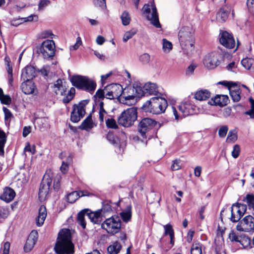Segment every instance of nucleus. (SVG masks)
Segmentation results:
<instances>
[{"label": "nucleus", "mask_w": 254, "mask_h": 254, "mask_svg": "<svg viewBox=\"0 0 254 254\" xmlns=\"http://www.w3.org/2000/svg\"><path fill=\"white\" fill-rule=\"evenodd\" d=\"M179 40L184 54L191 56L194 50V31L191 27H183L178 33Z\"/></svg>", "instance_id": "obj_1"}, {"label": "nucleus", "mask_w": 254, "mask_h": 254, "mask_svg": "<svg viewBox=\"0 0 254 254\" xmlns=\"http://www.w3.org/2000/svg\"><path fill=\"white\" fill-rule=\"evenodd\" d=\"M74 245L71 241V236L69 230H62L59 233L54 250L58 254H72Z\"/></svg>", "instance_id": "obj_2"}, {"label": "nucleus", "mask_w": 254, "mask_h": 254, "mask_svg": "<svg viewBox=\"0 0 254 254\" xmlns=\"http://www.w3.org/2000/svg\"><path fill=\"white\" fill-rule=\"evenodd\" d=\"M70 80L72 85L77 89L90 93L94 92L96 87L95 82L87 76L80 75H73L71 77Z\"/></svg>", "instance_id": "obj_3"}, {"label": "nucleus", "mask_w": 254, "mask_h": 254, "mask_svg": "<svg viewBox=\"0 0 254 254\" xmlns=\"http://www.w3.org/2000/svg\"><path fill=\"white\" fill-rule=\"evenodd\" d=\"M136 108L132 107L124 111L118 118V123L124 127H129L133 125L137 120Z\"/></svg>", "instance_id": "obj_4"}, {"label": "nucleus", "mask_w": 254, "mask_h": 254, "mask_svg": "<svg viewBox=\"0 0 254 254\" xmlns=\"http://www.w3.org/2000/svg\"><path fill=\"white\" fill-rule=\"evenodd\" d=\"M86 215L89 218L92 222L94 224H100L101 222V210H98L95 212L90 211L88 209H85L77 214V222L83 229L86 227V223L84 219L85 216Z\"/></svg>", "instance_id": "obj_5"}, {"label": "nucleus", "mask_w": 254, "mask_h": 254, "mask_svg": "<svg viewBox=\"0 0 254 254\" xmlns=\"http://www.w3.org/2000/svg\"><path fill=\"white\" fill-rule=\"evenodd\" d=\"M121 224L120 217L115 215L106 219L102 224L101 227L105 230L108 234L114 235L120 231Z\"/></svg>", "instance_id": "obj_6"}, {"label": "nucleus", "mask_w": 254, "mask_h": 254, "mask_svg": "<svg viewBox=\"0 0 254 254\" xmlns=\"http://www.w3.org/2000/svg\"><path fill=\"white\" fill-rule=\"evenodd\" d=\"M55 44L52 40L43 41L37 50L38 54H41L43 57L46 59H53L55 55Z\"/></svg>", "instance_id": "obj_7"}, {"label": "nucleus", "mask_w": 254, "mask_h": 254, "mask_svg": "<svg viewBox=\"0 0 254 254\" xmlns=\"http://www.w3.org/2000/svg\"><path fill=\"white\" fill-rule=\"evenodd\" d=\"M51 171H46L40 184L39 190V198L40 201L45 200L49 193L52 179Z\"/></svg>", "instance_id": "obj_8"}, {"label": "nucleus", "mask_w": 254, "mask_h": 254, "mask_svg": "<svg viewBox=\"0 0 254 254\" xmlns=\"http://www.w3.org/2000/svg\"><path fill=\"white\" fill-rule=\"evenodd\" d=\"M156 124V122L150 118H143L138 125L137 131L143 138H146L147 134L155 127Z\"/></svg>", "instance_id": "obj_9"}, {"label": "nucleus", "mask_w": 254, "mask_h": 254, "mask_svg": "<svg viewBox=\"0 0 254 254\" xmlns=\"http://www.w3.org/2000/svg\"><path fill=\"white\" fill-rule=\"evenodd\" d=\"M104 90L106 93V98L110 100L120 98L123 92L122 86L116 83L107 85L104 88Z\"/></svg>", "instance_id": "obj_10"}, {"label": "nucleus", "mask_w": 254, "mask_h": 254, "mask_svg": "<svg viewBox=\"0 0 254 254\" xmlns=\"http://www.w3.org/2000/svg\"><path fill=\"white\" fill-rule=\"evenodd\" d=\"M247 210V205L241 203L233 204L231 206L230 220L233 222H238Z\"/></svg>", "instance_id": "obj_11"}, {"label": "nucleus", "mask_w": 254, "mask_h": 254, "mask_svg": "<svg viewBox=\"0 0 254 254\" xmlns=\"http://www.w3.org/2000/svg\"><path fill=\"white\" fill-rule=\"evenodd\" d=\"M152 101L153 104L152 114L157 115L165 111L168 103L165 98L159 96L154 97L152 98Z\"/></svg>", "instance_id": "obj_12"}, {"label": "nucleus", "mask_w": 254, "mask_h": 254, "mask_svg": "<svg viewBox=\"0 0 254 254\" xmlns=\"http://www.w3.org/2000/svg\"><path fill=\"white\" fill-rule=\"evenodd\" d=\"M221 55L217 52L208 54L204 59V64L208 68L213 69L220 64Z\"/></svg>", "instance_id": "obj_13"}, {"label": "nucleus", "mask_w": 254, "mask_h": 254, "mask_svg": "<svg viewBox=\"0 0 254 254\" xmlns=\"http://www.w3.org/2000/svg\"><path fill=\"white\" fill-rule=\"evenodd\" d=\"M239 231L249 232L254 230V217L251 215L245 216L237 226Z\"/></svg>", "instance_id": "obj_14"}, {"label": "nucleus", "mask_w": 254, "mask_h": 254, "mask_svg": "<svg viewBox=\"0 0 254 254\" xmlns=\"http://www.w3.org/2000/svg\"><path fill=\"white\" fill-rule=\"evenodd\" d=\"M219 41L221 45L228 49H233L235 46L233 36L225 31L220 34Z\"/></svg>", "instance_id": "obj_15"}, {"label": "nucleus", "mask_w": 254, "mask_h": 254, "mask_svg": "<svg viewBox=\"0 0 254 254\" xmlns=\"http://www.w3.org/2000/svg\"><path fill=\"white\" fill-rule=\"evenodd\" d=\"M38 236V232L35 230H33L30 233L24 247V250L25 252H29L33 248L37 241Z\"/></svg>", "instance_id": "obj_16"}, {"label": "nucleus", "mask_w": 254, "mask_h": 254, "mask_svg": "<svg viewBox=\"0 0 254 254\" xmlns=\"http://www.w3.org/2000/svg\"><path fill=\"white\" fill-rule=\"evenodd\" d=\"M21 85V88L22 92L27 95L36 94L37 92L36 86L32 81L25 80Z\"/></svg>", "instance_id": "obj_17"}, {"label": "nucleus", "mask_w": 254, "mask_h": 254, "mask_svg": "<svg viewBox=\"0 0 254 254\" xmlns=\"http://www.w3.org/2000/svg\"><path fill=\"white\" fill-rule=\"evenodd\" d=\"M178 109L183 117L192 115L194 113V106L187 102L181 103L178 106Z\"/></svg>", "instance_id": "obj_18"}, {"label": "nucleus", "mask_w": 254, "mask_h": 254, "mask_svg": "<svg viewBox=\"0 0 254 254\" xmlns=\"http://www.w3.org/2000/svg\"><path fill=\"white\" fill-rule=\"evenodd\" d=\"M229 101L228 97L224 95H217L212 98L208 103L211 105H216L220 107L226 106Z\"/></svg>", "instance_id": "obj_19"}, {"label": "nucleus", "mask_w": 254, "mask_h": 254, "mask_svg": "<svg viewBox=\"0 0 254 254\" xmlns=\"http://www.w3.org/2000/svg\"><path fill=\"white\" fill-rule=\"evenodd\" d=\"M36 74L35 68L31 65L26 66L22 71L21 77L23 80H31Z\"/></svg>", "instance_id": "obj_20"}, {"label": "nucleus", "mask_w": 254, "mask_h": 254, "mask_svg": "<svg viewBox=\"0 0 254 254\" xmlns=\"http://www.w3.org/2000/svg\"><path fill=\"white\" fill-rule=\"evenodd\" d=\"M47 215V209L45 206L41 205L38 210V215L36 218V225L38 226H41L44 224Z\"/></svg>", "instance_id": "obj_21"}, {"label": "nucleus", "mask_w": 254, "mask_h": 254, "mask_svg": "<svg viewBox=\"0 0 254 254\" xmlns=\"http://www.w3.org/2000/svg\"><path fill=\"white\" fill-rule=\"evenodd\" d=\"M147 19L150 21L151 23L156 28H160L161 24L159 21L158 14L157 8L154 4L152 5V14L151 16H147Z\"/></svg>", "instance_id": "obj_22"}, {"label": "nucleus", "mask_w": 254, "mask_h": 254, "mask_svg": "<svg viewBox=\"0 0 254 254\" xmlns=\"http://www.w3.org/2000/svg\"><path fill=\"white\" fill-rule=\"evenodd\" d=\"M54 90L57 95L63 96L65 94L67 88L65 85L63 84V80L58 79L54 84Z\"/></svg>", "instance_id": "obj_23"}, {"label": "nucleus", "mask_w": 254, "mask_h": 254, "mask_svg": "<svg viewBox=\"0 0 254 254\" xmlns=\"http://www.w3.org/2000/svg\"><path fill=\"white\" fill-rule=\"evenodd\" d=\"M15 196V192L14 190L10 188H6L4 190L0 198L5 202H9L13 199Z\"/></svg>", "instance_id": "obj_24"}, {"label": "nucleus", "mask_w": 254, "mask_h": 254, "mask_svg": "<svg viewBox=\"0 0 254 254\" xmlns=\"http://www.w3.org/2000/svg\"><path fill=\"white\" fill-rule=\"evenodd\" d=\"M230 10L225 6L221 7L217 13L216 18L218 21L225 22L227 19Z\"/></svg>", "instance_id": "obj_25"}, {"label": "nucleus", "mask_w": 254, "mask_h": 254, "mask_svg": "<svg viewBox=\"0 0 254 254\" xmlns=\"http://www.w3.org/2000/svg\"><path fill=\"white\" fill-rule=\"evenodd\" d=\"M145 93L149 95H156L158 93L157 85L155 83L148 82L143 86Z\"/></svg>", "instance_id": "obj_26"}, {"label": "nucleus", "mask_w": 254, "mask_h": 254, "mask_svg": "<svg viewBox=\"0 0 254 254\" xmlns=\"http://www.w3.org/2000/svg\"><path fill=\"white\" fill-rule=\"evenodd\" d=\"M135 97V96L134 94L126 96L124 93H122L119 100L120 101L124 104L131 105L134 103Z\"/></svg>", "instance_id": "obj_27"}, {"label": "nucleus", "mask_w": 254, "mask_h": 254, "mask_svg": "<svg viewBox=\"0 0 254 254\" xmlns=\"http://www.w3.org/2000/svg\"><path fill=\"white\" fill-rule=\"evenodd\" d=\"M210 92L206 89L201 90L197 91L195 95L194 98L197 100H206L210 97Z\"/></svg>", "instance_id": "obj_28"}, {"label": "nucleus", "mask_w": 254, "mask_h": 254, "mask_svg": "<svg viewBox=\"0 0 254 254\" xmlns=\"http://www.w3.org/2000/svg\"><path fill=\"white\" fill-rule=\"evenodd\" d=\"M93 127V123L91 115H89L79 126V128L82 130H88Z\"/></svg>", "instance_id": "obj_29"}, {"label": "nucleus", "mask_w": 254, "mask_h": 254, "mask_svg": "<svg viewBox=\"0 0 254 254\" xmlns=\"http://www.w3.org/2000/svg\"><path fill=\"white\" fill-rule=\"evenodd\" d=\"M229 92L230 96L234 102H238L240 100L241 91L237 86L235 88H230L229 89Z\"/></svg>", "instance_id": "obj_30"}, {"label": "nucleus", "mask_w": 254, "mask_h": 254, "mask_svg": "<svg viewBox=\"0 0 254 254\" xmlns=\"http://www.w3.org/2000/svg\"><path fill=\"white\" fill-rule=\"evenodd\" d=\"M242 65L247 69L251 70L254 72V59L252 58H245L241 61Z\"/></svg>", "instance_id": "obj_31"}, {"label": "nucleus", "mask_w": 254, "mask_h": 254, "mask_svg": "<svg viewBox=\"0 0 254 254\" xmlns=\"http://www.w3.org/2000/svg\"><path fill=\"white\" fill-rule=\"evenodd\" d=\"M122 249L121 244L116 241L107 248L108 252L110 254H118Z\"/></svg>", "instance_id": "obj_32"}, {"label": "nucleus", "mask_w": 254, "mask_h": 254, "mask_svg": "<svg viewBox=\"0 0 254 254\" xmlns=\"http://www.w3.org/2000/svg\"><path fill=\"white\" fill-rule=\"evenodd\" d=\"M130 90H131L133 92H135L133 94L135 95V97L138 98L145 96L146 94L143 86L142 87L141 86L137 84L133 85V88L130 89Z\"/></svg>", "instance_id": "obj_33"}, {"label": "nucleus", "mask_w": 254, "mask_h": 254, "mask_svg": "<svg viewBox=\"0 0 254 254\" xmlns=\"http://www.w3.org/2000/svg\"><path fill=\"white\" fill-rule=\"evenodd\" d=\"M84 115L80 114V112L75 110V108H73V110L71 113L70 120L73 123H77Z\"/></svg>", "instance_id": "obj_34"}, {"label": "nucleus", "mask_w": 254, "mask_h": 254, "mask_svg": "<svg viewBox=\"0 0 254 254\" xmlns=\"http://www.w3.org/2000/svg\"><path fill=\"white\" fill-rule=\"evenodd\" d=\"M120 216L124 222H127L128 221L131 217V206L128 205L127 207L125 212H122L120 213Z\"/></svg>", "instance_id": "obj_35"}, {"label": "nucleus", "mask_w": 254, "mask_h": 254, "mask_svg": "<svg viewBox=\"0 0 254 254\" xmlns=\"http://www.w3.org/2000/svg\"><path fill=\"white\" fill-rule=\"evenodd\" d=\"M88 100H82L80 101L78 105L74 104L73 105V108H75V110L80 112L81 114H82L83 115H84L85 114V107L86 105L88 104Z\"/></svg>", "instance_id": "obj_36"}, {"label": "nucleus", "mask_w": 254, "mask_h": 254, "mask_svg": "<svg viewBox=\"0 0 254 254\" xmlns=\"http://www.w3.org/2000/svg\"><path fill=\"white\" fill-rule=\"evenodd\" d=\"M75 89L74 87L70 88L66 95L63 99V102L64 104L68 103L74 97Z\"/></svg>", "instance_id": "obj_37"}, {"label": "nucleus", "mask_w": 254, "mask_h": 254, "mask_svg": "<svg viewBox=\"0 0 254 254\" xmlns=\"http://www.w3.org/2000/svg\"><path fill=\"white\" fill-rule=\"evenodd\" d=\"M122 23L123 25L127 26L129 24L131 21V17L129 13L127 11H124L121 15Z\"/></svg>", "instance_id": "obj_38"}, {"label": "nucleus", "mask_w": 254, "mask_h": 254, "mask_svg": "<svg viewBox=\"0 0 254 254\" xmlns=\"http://www.w3.org/2000/svg\"><path fill=\"white\" fill-rule=\"evenodd\" d=\"M143 111L146 113H152L153 110V104L152 101V98L149 100L147 101L141 107Z\"/></svg>", "instance_id": "obj_39"}, {"label": "nucleus", "mask_w": 254, "mask_h": 254, "mask_svg": "<svg viewBox=\"0 0 254 254\" xmlns=\"http://www.w3.org/2000/svg\"><path fill=\"white\" fill-rule=\"evenodd\" d=\"M190 253L191 254H202L201 245L199 243L193 244L191 248Z\"/></svg>", "instance_id": "obj_40"}, {"label": "nucleus", "mask_w": 254, "mask_h": 254, "mask_svg": "<svg viewBox=\"0 0 254 254\" xmlns=\"http://www.w3.org/2000/svg\"><path fill=\"white\" fill-rule=\"evenodd\" d=\"M137 30L135 29H132L126 32L123 37V41L127 42L129 39H131L136 33Z\"/></svg>", "instance_id": "obj_41"}, {"label": "nucleus", "mask_w": 254, "mask_h": 254, "mask_svg": "<svg viewBox=\"0 0 254 254\" xmlns=\"http://www.w3.org/2000/svg\"><path fill=\"white\" fill-rule=\"evenodd\" d=\"M162 45V48L165 52L169 53L172 49V43L166 39H163Z\"/></svg>", "instance_id": "obj_42"}, {"label": "nucleus", "mask_w": 254, "mask_h": 254, "mask_svg": "<svg viewBox=\"0 0 254 254\" xmlns=\"http://www.w3.org/2000/svg\"><path fill=\"white\" fill-rule=\"evenodd\" d=\"M106 125L108 128L117 129L118 128L116 122L113 118L108 119L106 120Z\"/></svg>", "instance_id": "obj_43"}, {"label": "nucleus", "mask_w": 254, "mask_h": 254, "mask_svg": "<svg viewBox=\"0 0 254 254\" xmlns=\"http://www.w3.org/2000/svg\"><path fill=\"white\" fill-rule=\"evenodd\" d=\"M246 199L249 208L254 210V195L248 194L246 196Z\"/></svg>", "instance_id": "obj_44"}, {"label": "nucleus", "mask_w": 254, "mask_h": 254, "mask_svg": "<svg viewBox=\"0 0 254 254\" xmlns=\"http://www.w3.org/2000/svg\"><path fill=\"white\" fill-rule=\"evenodd\" d=\"M66 199L69 203H74L78 199V194L75 191H72L67 194Z\"/></svg>", "instance_id": "obj_45"}, {"label": "nucleus", "mask_w": 254, "mask_h": 254, "mask_svg": "<svg viewBox=\"0 0 254 254\" xmlns=\"http://www.w3.org/2000/svg\"><path fill=\"white\" fill-rule=\"evenodd\" d=\"M165 230L164 236L169 235V236H173L174 235V231L173 229L172 226L170 224H167L164 226Z\"/></svg>", "instance_id": "obj_46"}, {"label": "nucleus", "mask_w": 254, "mask_h": 254, "mask_svg": "<svg viewBox=\"0 0 254 254\" xmlns=\"http://www.w3.org/2000/svg\"><path fill=\"white\" fill-rule=\"evenodd\" d=\"M95 6L99 7L102 9L106 8V0H92Z\"/></svg>", "instance_id": "obj_47"}, {"label": "nucleus", "mask_w": 254, "mask_h": 254, "mask_svg": "<svg viewBox=\"0 0 254 254\" xmlns=\"http://www.w3.org/2000/svg\"><path fill=\"white\" fill-rule=\"evenodd\" d=\"M150 60V56L147 53H144L139 57V61L143 64H148Z\"/></svg>", "instance_id": "obj_48"}, {"label": "nucleus", "mask_w": 254, "mask_h": 254, "mask_svg": "<svg viewBox=\"0 0 254 254\" xmlns=\"http://www.w3.org/2000/svg\"><path fill=\"white\" fill-rule=\"evenodd\" d=\"M229 238L231 241L232 242H239L241 243L242 245L243 244H242V242L241 240H240V237L236 234L235 232L233 231H231V233H230L229 235Z\"/></svg>", "instance_id": "obj_49"}, {"label": "nucleus", "mask_w": 254, "mask_h": 254, "mask_svg": "<svg viewBox=\"0 0 254 254\" xmlns=\"http://www.w3.org/2000/svg\"><path fill=\"white\" fill-rule=\"evenodd\" d=\"M237 139V136L236 134V133L232 130H230L229 132L227 138V141L228 142H235Z\"/></svg>", "instance_id": "obj_50"}, {"label": "nucleus", "mask_w": 254, "mask_h": 254, "mask_svg": "<svg viewBox=\"0 0 254 254\" xmlns=\"http://www.w3.org/2000/svg\"><path fill=\"white\" fill-rule=\"evenodd\" d=\"M218 84L223 85L225 86V87H227L229 89L230 88H235L237 87V83L236 82H234L232 81H220L218 82Z\"/></svg>", "instance_id": "obj_51"}, {"label": "nucleus", "mask_w": 254, "mask_h": 254, "mask_svg": "<svg viewBox=\"0 0 254 254\" xmlns=\"http://www.w3.org/2000/svg\"><path fill=\"white\" fill-rule=\"evenodd\" d=\"M110 201H104L103 203L102 209L100 210L101 211H103L104 212H110L112 211V207L110 204Z\"/></svg>", "instance_id": "obj_52"}, {"label": "nucleus", "mask_w": 254, "mask_h": 254, "mask_svg": "<svg viewBox=\"0 0 254 254\" xmlns=\"http://www.w3.org/2000/svg\"><path fill=\"white\" fill-rule=\"evenodd\" d=\"M3 111L4 113V120L5 124H7L8 120L13 117L12 113L9 109L6 107H3Z\"/></svg>", "instance_id": "obj_53"}, {"label": "nucleus", "mask_w": 254, "mask_h": 254, "mask_svg": "<svg viewBox=\"0 0 254 254\" xmlns=\"http://www.w3.org/2000/svg\"><path fill=\"white\" fill-rule=\"evenodd\" d=\"M240 147L238 144H236L233 147V151H232V156L234 158H237L240 154Z\"/></svg>", "instance_id": "obj_54"}, {"label": "nucleus", "mask_w": 254, "mask_h": 254, "mask_svg": "<svg viewBox=\"0 0 254 254\" xmlns=\"http://www.w3.org/2000/svg\"><path fill=\"white\" fill-rule=\"evenodd\" d=\"M228 130V127L226 126L221 127L218 131V134L220 137H224L226 136Z\"/></svg>", "instance_id": "obj_55"}, {"label": "nucleus", "mask_w": 254, "mask_h": 254, "mask_svg": "<svg viewBox=\"0 0 254 254\" xmlns=\"http://www.w3.org/2000/svg\"><path fill=\"white\" fill-rule=\"evenodd\" d=\"M247 6L250 13H254V0H247Z\"/></svg>", "instance_id": "obj_56"}, {"label": "nucleus", "mask_w": 254, "mask_h": 254, "mask_svg": "<svg viewBox=\"0 0 254 254\" xmlns=\"http://www.w3.org/2000/svg\"><path fill=\"white\" fill-rule=\"evenodd\" d=\"M61 176L58 175L55 178L54 181V188L56 190H58L60 187Z\"/></svg>", "instance_id": "obj_57"}, {"label": "nucleus", "mask_w": 254, "mask_h": 254, "mask_svg": "<svg viewBox=\"0 0 254 254\" xmlns=\"http://www.w3.org/2000/svg\"><path fill=\"white\" fill-rule=\"evenodd\" d=\"M105 95L106 96V93L104 89L102 90L99 89L96 91V94L94 96L95 97H98L99 99L103 100L105 97Z\"/></svg>", "instance_id": "obj_58"}, {"label": "nucleus", "mask_w": 254, "mask_h": 254, "mask_svg": "<svg viewBox=\"0 0 254 254\" xmlns=\"http://www.w3.org/2000/svg\"><path fill=\"white\" fill-rule=\"evenodd\" d=\"M0 99L2 104H9L11 102V98L8 95L2 94L0 96Z\"/></svg>", "instance_id": "obj_59"}, {"label": "nucleus", "mask_w": 254, "mask_h": 254, "mask_svg": "<svg viewBox=\"0 0 254 254\" xmlns=\"http://www.w3.org/2000/svg\"><path fill=\"white\" fill-rule=\"evenodd\" d=\"M106 138L112 144H115L117 143L116 137L113 133L109 132L107 135Z\"/></svg>", "instance_id": "obj_60"}, {"label": "nucleus", "mask_w": 254, "mask_h": 254, "mask_svg": "<svg viewBox=\"0 0 254 254\" xmlns=\"http://www.w3.org/2000/svg\"><path fill=\"white\" fill-rule=\"evenodd\" d=\"M180 160H175L173 161V163L171 166V169L173 171L178 170L180 169L181 166L180 165Z\"/></svg>", "instance_id": "obj_61"}, {"label": "nucleus", "mask_w": 254, "mask_h": 254, "mask_svg": "<svg viewBox=\"0 0 254 254\" xmlns=\"http://www.w3.org/2000/svg\"><path fill=\"white\" fill-rule=\"evenodd\" d=\"M7 140V136L5 133L2 130L0 129V143L5 144Z\"/></svg>", "instance_id": "obj_62"}, {"label": "nucleus", "mask_w": 254, "mask_h": 254, "mask_svg": "<svg viewBox=\"0 0 254 254\" xmlns=\"http://www.w3.org/2000/svg\"><path fill=\"white\" fill-rule=\"evenodd\" d=\"M54 36V34L50 30H47L43 31L41 34V36L42 38H46L48 37L52 38V36Z\"/></svg>", "instance_id": "obj_63"}, {"label": "nucleus", "mask_w": 254, "mask_h": 254, "mask_svg": "<svg viewBox=\"0 0 254 254\" xmlns=\"http://www.w3.org/2000/svg\"><path fill=\"white\" fill-rule=\"evenodd\" d=\"M31 129L32 128L30 126L24 127L22 132L23 136L24 137H26L31 132Z\"/></svg>", "instance_id": "obj_64"}]
</instances>
